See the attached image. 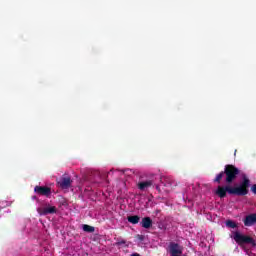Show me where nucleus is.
<instances>
[{"label": "nucleus", "mask_w": 256, "mask_h": 256, "mask_svg": "<svg viewBox=\"0 0 256 256\" xmlns=\"http://www.w3.org/2000/svg\"><path fill=\"white\" fill-rule=\"evenodd\" d=\"M241 170L233 164L225 165L224 171H221L216 175L213 182L220 185L221 181L226 183L225 186H218L215 194L220 197V199H225L228 195H237L238 197H245L249 194V187H251V180L247 176L242 177V181L239 186L233 187L231 183L237 180Z\"/></svg>", "instance_id": "1"}, {"label": "nucleus", "mask_w": 256, "mask_h": 256, "mask_svg": "<svg viewBox=\"0 0 256 256\" xmlns=\"http://www.w3.org/2000/svg\"><path fill=\"white\" fill-rule=\"evenodd\" d=\"M233 239L238 245H255V240L251 236L243 235L237 231L234 232Z\"/></svg>", "instance_id": "2"}, {"label": "nucleus", "mask_w": 256, "mask_h": 256, "mask_svg": "<svg viewBox=\"0 0 256 256\" xmlns=\"http://www.w3.org/2000/svg\"><path fill=\"white\" fill-rule=\"evenodd\" d=\"M34 193H37V195H42L44 197H49L51 195V188L47 186H35Z\"/></svg>", "instance_id": "3"}, {"label": "nucleus", "mask_w": 256, "mask_h": 256, "mask_svg": "<svg viewBox=\"0 0 256 256\" xmlns=\"http://www.w3.org/2000/svg\"><path fill=\"white\" fill-rule=\"evenodd\" d=\"M169 251L171 256H181L183 255V251L181 250V246H179L175 242H171L169 244Z\"/></svg>", "instance_id": "4"}, {"label": "nucleus", "mask_w": 256, "mask_h": 256, "mask_svg": "<svg viewBox=\"0 0 256 256\" xmlns=\"http://www.w3.org/2000/svg\"><path fill=\"white\" fill-rule=\"evenodd\" d=\"M37 211L39 215H55V213H57V207L48 206L45 208H38Z\"/></svg>", "instance_id": "5"}, {"label": "nucleus", "mask_w": 256, "mask_h": 256, "mask_svg": "<svg viewBox=\"0 0 256 256\" xmlns=\"http://www.w3.org/2000/svg\"><path fill=\"white\" fill-rule=\"evenodd\" d=\"M153 185H155V181H153L152 179L150 180H146V181H141L137 184V187L140 191H147V189H149V187H153Z\"/></svg>", "instance_id": "6"}, {"label": "nucleus", "mask_w": 256, "mask_h": 256, "mask_svg": "<svg viewBox=\"0 0 256 256\" xmlns=\"http://www.w3.org/2000/svg\"><path fill=\"white\" fill-rule=\"evenodd\" d=\"M255 223H256V213L249 214L244 219L245 227H252V225H255Z\"/></svg>", "instance_id": "7"}, {"label": "nucleus", "mask_w": 256, "mask_h": 256, "mask_svg": "<svg viewBox=\"0 0 256 256\" xmlns=\"http://www.w3.org/2000/svg\"><path fill=\"white\" fill-rule=\"evenodd\" d=\"M58 183L62 189H69V187H71V183H73V181L71 180V177H63L60 179V181Z\"/></svg>", "instance_id": "8"}, {"label": "nucleus", "mask_w": 256, "mask_h": 256, "mask_svg": "<svg viewBox=\"0 0 256 256\" xmlns=\"http://www.w3.org/2000/svg\"><path fill=\"white\" fill-rule=\"evenodd\" d=\"M141 225L144 229H151L153 220H151V217H144L142 218Z\"/></svg>", "instance_id": "9"}, {"label": "nucleus", "mask_w": 256, "mask_h": 256, "mask_svg": "<svg viewBox=\"0 0 256 256\" xmlns=\"http://www.w3.org/2000/svg\"><path fill=\"white\" fill-rule=\"evenodd\" d=\"M160 181L164 187H173V178L168 176H163L160 178Z\"/></svg>", "instance_id": "10"}, {"label": "nucleus", "mask_w": 256, "mask_h": 256, "mask_svg": "<svg viewBox=\"0 0 256 256\" xmlns=\"http://www.w3.org/2000/svg\"><path fill=\"white\" fill-rule=\"evenodd\" d=\"M128 222L132 223V225H137V223H139V221L141 220V217L134 215V216H128Z\"/></svg>", "instance_id": "11"}, {"label": "nucleus", "mask_w": 256, "mask_h": 256, "mask_svg": "<svg viewBox=\"0 0 256 256\" xmlns=\"http://www.w3.org/2000/svg\"><path fill=\"white\" fill-rule=\"evenodd\" d=\"M83 231H85L86 233H94L95 232V227L84 224L83 225Z\"/></svg>", "instance_id": "12"}, {"label": "nucleus", "mask_w": 256, "mask_h": 256, "mask_svg": "<svg viewBox=\"0 0 256 256\" xmlns=\"http://www.w3.org/2000/svg\"><path fill=\"white\" fill-rule=\"evenodd\" d=\"M226 227H229L230 229H236L237 223H235L233 220H227Z\"/></svg>", "instance_id": "13"}, {"label": "nucleus", "mask_w": 256, "mask_h": 256, "mask_svg": "<svg viewBox=\"0 0 256 256\" xmlns=\"http://www.w3.org/2000/svg\"><path fill=\"white\" fill-rule=\"evenodd\" d=\"M251 191L254 193V195H256V184L252 185Z\"/></svg>", "instance_id": "14"}, {"label": "nucleus", "mask_w": 256, "mask_h": 256, "mask_svg": "<svg viewBox=\"0 0 256 256\" xmlns=\"http://www.w3.org/2000/svg\"><path fill=\"white\" fill-rule=\"evenodd\" d=\"M138 239H139L140 241H143V239H145V236H143V235H138Z\"/></svg>", "instance_id": "15"}, {"label": "nucleus", "mask_w": 256, "mask_h": 256, "mask_svg": "<svg viewBox=\"0 0 256 256\" xmlns=\"http://www.w3.org/2000/svg\"><path fill=\"white\" fill-rule=\"evenodd\" d=\"M125 240H122V241H120V242H118V245H125Z\"/></svg>", "instance_id": "16"}, {"label": "nucleus", "mask_w": 256, "mask_h": 256, "mask_svg": "<svg viewBox=\"0 0 256 256\" xmlns=\"http://www.w3.org/2000/svg\"><path fill=\"white\" fill-rule=\"evenodd\" d=\"M155 187L157 191L161 192V188L159 187V185H156Z\"/></svg>", "instance_id": "17"}, {"label": "nucleus", "mask_w": 256, "mask_h": 256, "mask_svg": "<svg viewBox=\"0 0 256 256\" xmlns=\"http://www.w3.org/2000/svg\"><path fill=\"white\" fill-rule=\"evenodd\" d=\"M131 256H140L139 253H134Z\"/></svg>", "instance_id": "18"}]
</instances>
